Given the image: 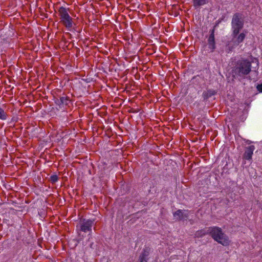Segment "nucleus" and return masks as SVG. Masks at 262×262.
Segmentation results:
<instances>
[{"label":"nucleus","instance_id":"nucleus-1","mask_svg":"<svg viewBox=\"0 0 262 262\" xmlns=\"http://www.w3.org/2000/svg\"><path fill=\"white\" fill-rule=\"evenodd\" d=\"M251 71V62L247 59L238 60L233 67L232 73L236 79L245 78Z\"/></svg>","mask_w":262,"mask_h":262},{"label":"nucleus","instance_id":"nucleus-2","mask_svg":"<svg viewBox=\"0 0 262 262\" xmlns=\"http://www.w3.org/2000/svg\"><path fill=\"white\" fill-rule=\"evenodd\" d=\"M244 16L241 13H234L231 20L232 37L239 36L240 31L244 25Z\"/></svg>","mask_w":262,"mask_h":262},{"label":"nucleus","instance_id":"nucleus-3","mask_svg":"<svg viewBox=\"0 0 262 262\" xmlns=\"http://www.w3.org/2000/svg\"><path fill=\"white\" fill-rule=\"evenodd\" d=\"M210 235L214 241L223 246L229 244L228 237L222 231L221 228L216 226L210 227Z\"/></svg>","mask_w":262,"mask_h":262},{"label":"nucleus","instance_id":"nucleus-4","mask_svg":"<svg viewBox=\"0 0 262 262\" xmlns=\"http://www.w3.org/2000/svg\"><path fill=\"white\" fill-rule=\"evenodd\" d=\"M246 33L247 31H245L241 33L239 36L232 37V40L229 41L226 46V52L228 53L231 52L236 47L242 43L246 37Z\"/></svg>","mask_w":262,"mask_h":262},{"label":"nucleus","instance_id":"nucleus-5","mask_svg":"<svg viewBox=\"0 0 262 262\" xmlns=\"http://www.w3.org/2000/svg\"><path fill=\"white\" fill-rule=\"evenodd\" d=\"M61 22L68 29L71 30L73 27V18L69 15L66 8L61 7L58 10Z\"/></svg>","mask_w":262,"mask_h":262},{"label":"nucleus","instance_id":"nucleus-6","mask_svg":"<svg viewBox=\"0 0 262 262\" xmlns=\"http://www.w3.org/2000/svg\"><path fill=\"white\" fill-rule=\"evenodd\" d=\"M94 220L81 219L79 223L80 230L84 232L92 231Z\"/></svg>","mask_w":262,"mask_h":262},{"label":"nucleus","instance_id":"nucleus-7","mask_svg":"<svg viewBox=\"0 0 262 262\" xmlns=\"http://www.w3.org/2000/svg\"><path fill=\"white\" fill-rule=\"evenodd\" d=\"M215 27L216 26H214L213 27V28L209 31L210 35L208 38V48L211 50V52H213L216 48L214 37V32Z\"/></svg>","mask_w":262,"mask_h":262},{"label":"nucleus","instance_id":"nucleus-8","mask_svg":"<svg viewBox=\"0 0 262 262\" xmlns=\"http://www.w3.org/2000/svg\"><path fill=\"white\" fill-rule=\"evenodd\" d=\"M173 215L176 220L182 221L187 220L189 217L188 211L179 209L173 213Z\"/></svg>","mask_w":262,"mask_h":262},{"label":"nucleus","instance_id":"nucleus-9","mask_svg":"<svg viewBox=\"0 0 262 262\" xmlns=\"http://www.w3.org/2000/svg\"><path fill=\"white\" fill-rule=\"evenodd\" d=\"M254 149L255 147L254 145H250L246 147L245 152L243 154V159L244 160L251 161Z\"/></svg>","mask_w":262,"mask_h":262},{"label":"nucleus","instance_id":"nucleus-10","mask_svg":"<svg viewBox=\"0 0 262 262\" xmlns=\"http://www.w3.org/2000/svg\"><path fill=\"white\" fill-rule=\"evenodd\" d=\"M149 252V248L147 247L144 248L139 256L138 262H147Z\"/></svg>","mask_w":262,"mask_h":262},{"label":"nucleus","instance_id":"nucleus-11","mask_svg":"<svg viewBox=\"0 0 262 262\" xmlns=\"http://www.w3.org/2000/svg\"><path fill=\"white\" fill-rule=\"evenodd\" d=\"M216 93V92L213 90L209 89L207 91H204L202 94V97L203 98V100L206 101L209 98L211 97L212 96H214Z\"/></svg>","mask_w":262,"mask_h":262},{"label":"nucleus","instance_id":"nucleus-12","mask_svg":"<svg viewBox=\"0 0 262 262\" xmlns=\"http://www.w3.org/2000/svg\"><path fill=\"white\" fill-rule=\"evenodd\" d=\"M210 227L208 228H205L197 231L194 235L196 237H201L206 234H210Z\"/></svg>","mask_w":262,"mask_h":262},{"label":"nucleus","instance_id":"nucleus-13","mask_svg":"<svg viewBox=\"0 0 262 262\" xmlns=\"http://www.w3.org/2000/svg\"><path fill=\"white\" fill-rule=\"evenodd\" d=\"M210 0H192L195 8H199L209 3Z\"/></svg>","mask_w":262,"mask_h":262},{"label":"nucleus","instance_id":"nucleus-14","mask_svg":"<svg viewBox=\"0 0 262 262\" xmlns=\"http://www.w3.org/2000/svg\"><path fill=\"white\" fill-rule=\"evenodd\" d=\"M70 101L69 98L67 96L60 97L59 99H57L55 102L58 105L65 104L68 105V102Z\"/></svg>","mask_w":262,"mask_h":262},{"label":"nucleus","instance_id":"nucleus-15","mask_svg":"<svg viewBox=\"0 0 262 262\" xmlns=\"http://www.w3.org/2000/svg\"><path fill=\"white\" fill-rule=\"evenodd\" d=\"M7 115L4 110L0 107V119L5 120L7 119Z\"/></svg>","mask_w":262,"mask_h":262},{"label":"nucleus","instance_id":"nucleus-16","mask_svg":"<svg viewBox=\"0 0 262 262\" xmlns=\"http://www.w3.org/2000/svg\"><path fill=\"white\" fill-rule=\"evenodd\" d=\"M58 180V177L57 175L54 174L50 177V181L52 183H56Z\"/></svg>","mask_w":262,"mask_h":262},{"label":"nucleus","instance_id":"nucleus-17","mask_svg":"<svg viewBox=\"0 0 262 262\" xmlns=\"http://www.w3.org/2000/svg\"><path fill=\"white\" fill-rule=\"evenodd\" d=\"M256 88L259 92H262V83L260 84H258Z\"/></svg>","mask_w":262,"mask_h":262}]
</instances>
